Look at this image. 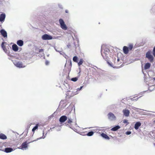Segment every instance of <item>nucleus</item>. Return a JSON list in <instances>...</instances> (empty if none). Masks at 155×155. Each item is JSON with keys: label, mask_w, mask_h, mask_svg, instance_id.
<instances>
[{"label": "nucleus", "mask_w": 155, "mask_h": 155, "mask_svg": "<svg viewBox=\"0 0 155 155\" xmlns=\"http://www.w3.org/2000/svg\"><path fill=\"white\" fill-rule=\"evenodd\" d=\"M94 133L93 131H91L88 133L87 134V135L88 136H91L93 135V134H94Z\"/></svg>", "instance_id": "a878e982"}, {"label": "nucleus", "mask_w": 155, "mask_h": 155, "mask_svg": "<svg viewBox=\"0 0 155 155\" xmlns=\"http://www.w3.org/2000/svg\"><path fill=\"white\" fill-rule=\"evenodd\" d=\"M74 123L75 125H77L76 122V121L75 122L73 121V120L71 118H68V120L67 122L65 123V124L66 126H68L70 128H71V123Z\"/></svg>", "instance_id": "423d86ee"}, {"label": "nucleus", "mask_w": 155, "mask_h": 155, "mask_svg": "<svg viewBox=\"0 0 155 155\" xmlns=\"http://www.w3.org/2000/svg\"><path fill=\"white\" fill-rule=\"evenodd\" d=\"M65 12H66V13H68V10H65Z\"/></svg>", "instance_id": "de8ad7c7"}, {"label": "nucleus", "mask_w": 155, "mask_h": 155, "mask_svg": "<svg viewBox=\"0 0 155 155\" xmlns=\"http://www.w3.org/2000/svg\"><path fill=\"white\" fill-rule=\"evenodd\" d=\"M133 46L132 45H130L129 46V48L131 50L133 48Z\"/></svg>", "instance_id": "a19ab883"}, {"label": "nucleus", "mask_w": 155, "mask_h": 155, "mask_svg": "<svg viewBox=\"0 0 155 155\" xmlns=\"http://www.w3.org/2000/svg\"><path fill=\"white\" fill-rule=\"evenodd\" d=\"M141 123L140 122H137L134 125V128L137 130L138 129L139 127L141 126Z\"/></svg>", "instance_id": "2eb2a0df"}, {"label": "nucleus", "mask_w": 155, "mask_h": 155, "mask_svg": "<svg viewBox=\"0 0 155 155\" xmlns=\"http://www.w3.org/2000/svg\"><path fill=\"white\" fill-rule=\"evenodd\" d=\"M80 72H79L78 74H80Z\"/></svg>", "instance_id": "6e6d98bb"}, {"label": "nucleus", "mask_w": 155, "mask_h": 155, "mask_svg": "<svg viewBox=\"0 0 155 155\" xmlns=\"http://www.w3.org/2000/svg\"><path fill=\"white\" fill-rule=\"evenodd\" d=\"M58 7H59V8H63L62 5L61 4H58Z\"/></svg>", "instance_id": "58836bf2"}, {"label": "nucleus", "mask_w": 155, "mask_h": 155, "mask_svg": "<svg viewBox=\"0 0 155 155\" xmlns=\"http://www.w3.org/2000/svg\"><path fill=\"white\" fill-rule=\"evenodd\" d=\"M131 132L130 131H127L126 132V134L127 135H130L131 134Z\"/></svg>", "instance_id": "c9c22d12"}, {"label": "nucleus", "mask_w": 155, "mask_h": 155, "mask_svg": "<svg viewBox=\"0 0 155 155\" xmlns=\"http://www.w3.org/2000/svg\"><path fill=\"white\" fill-rule=\"evenodd\" d=\"M101 52L103 58L106 61L108 60L110 51L107 46L104 45H102Z\"/></svg>", "instance_id": "f257e3e1"}, {"label": "nucleus", "mask_w": 155, "mask_h": 155, "mask_svg": "<svg viewBox=\"0 0 155 155\" xmlns=\"http://www.w3.org/2000/svg\"><path fill=\"white\" fill-rule=\"evenodd\" d=\"M123 50L124 53L125 54H127L128 52V48L126 46H124L123 48Z\"/></svg>", "instance_id": "aec40b11"}, {"label": "nucleus", "mask_w": 155, "mask_h": 155, "mask_svg": "<svg viewBox=\"0 0 155 155\" xmlns=\"http://www.w3.org/2000/svg\"><path fill=\"white\" fill-rule=\"evenodd\" d=\"M78 80V77H77L73 78H72L71 79V81H73L74 82H75V81H77Z\"/></svg>", "instance_id": "c85d7f7f"}, {"label": "nucleus", "mask_w": 155, "mask_h": 155, "mask_svg": "<svg viewBox=\"0 0 155 155\" xmlns=\"http://www.w3.org/2000/svg\"><path fill=\"white\" fill-rule=\"evenodd\" d=\"M13 151V149L11 147H6L5 148L4 151L6 153H10Z\"/></svg>", "instance_id": "a211bd4d"}, {"label": "nucleus", "mask_w": 155, "mask_h": 155, "mask_svg": "<svg viewBox=\"0 0 155 155\" xmlns=\"http://www.w3.org/2000/svg\"><path fill=\"white\" fill-rule=\"evenodd\" d=\"M132 108L134 110H135L136 109H137L136 108L134 107H132Z\"/></svg>", "instance_id": "a18cd8bd"}, {"label": "nucleus", "mask_w": 155, "mask_h": 155, "mask_svg": "<svg viewBox=\"0 0 155 155\" xmlns=\"http://www.w3.org/2000/svg\"><path fill=\"white\" fill-rule=\"evenodd\" d=\"M154 87H151L150 88V89H152V91L154 89Z\"/></svg>", "instance_id": "09e8293b"}, {"label": "nucleus", "mask_w": 155, "mask_h": 155, "mask_svg": "<svg viewBox=\"0 0 155 155\" xmlns=\"http://www.w3.org/2000/svg\"><path fill=\"white\" fill-rule=\"evenodd\" d=\"M122 112L123 114V115L125 117H128L129 116L130 112L129 110L127 109H124L123 110Z\"/></svg>", "instance_id": "9b49d317"}, {"label": "nucleus", "mask_w": 155, "mask_h": 155, "mask_svg": "<svg viewBox=\"0 0 155 155\" xmlns=\"http://www.w3.org/2000/svg\"><path fill=\"white\" fill-rule=\"evenodd\" d=\"M12 50L15 51H17L18 50V47L15 44H13L12 45Z\"/></svg>", "instance_id": "dca6fc26"}, {"label": "nucleus", "mask_w": 155, "mask_h": 155, "mask_svg": "<svg viewBox=\"0 0 155 155\" xmlns=\"http://www.w3.org/2000/svg\"><path fill=\"white\" fill-rule=\"evenodd\" d=\"M0 138L3 140L5 139H7V137L4 134L0 133Z\"/></svg>", "instance_id": "b1692460"}, {"label": "nucleus", "mask_w": 155, "mask_h": 155, "mask_svg": "<svg viewBox=\"0 0 155 155\" xmlns=\"http://www.w3.org/2000/svg\"><path fill=\"white\" fill-rule=\"evenodd\" d=\"M63 89L65 91H67L69 89V85L68 84L65 83V84L63 85Z\"/></svg>", "instance_id": "f3484780"}, {"label": "nucleus", "mask_w": 155, "mask_h": 155, "mask_svg": "<svg viewBox=\"0 0 155 155\" xmlns=\"http://www.w3.org/2000/svg\"><path fill=\"white\" fill-rule=\"evenodd\" d=\"M6 17V15L4 13H2L0 15V21L2 23L5 21V18Z\"/></svg>", "instance_id": "f8f14e48"}, {"label": "nucleus", "mask_w": 155, "mask_h": 155, "mask_svg": "<svg viewBox=\"0 0 155 155\" xmlns=\"http://www.w3.org/2000/svg\"><path fill=\"white\" fill-rule=\"evenodd\" d=\"M43 49H39V52H43Z\"/></svg>", "instance_id": "37998d69"}, {"label": "nucleus", "mask_w": 155, "mask_h": 155, "mask_svg": "<svg viewBox=\"0 0 155 155\" xmlns=\"http://www.w3.org/2000/svg\"><path fill=\"white\" fill-rule=\"evenodd\" d=\"M41 38L43 40H50L52 39V37L50 35L47 34H45L43 35L41 37Z\"/></svg>", "instance_id": "6e6552de"}, {"label": "nucleus", "mask_w": 155, "mask_h": 155, "mask_svg": "<svg viewBox=\"0 0 155 155\" xmlns=\"http://www.w3.org/2000/svg\"><path fill=\"white\" fill-rule=\"evenodd\" d=\"M59 52L60 53V54H61V55H63L64 53L63 52H62L60 51V52Z\"/></svg>", "instance_id": "c03bdc74"}, {"label": "nucleus", "mask_w": 155, "mask_h": 155, "mask_svg": "<svg viewBox=\"0 0 155 155\" xmlns=\"http://www.w3.org/2000/svg\"><path fill=\"white\" fill-rule=\"evenodd\" d=\"M83 87V86H82L80 88H77V89L74 90V91L75 92H76V93H77V94H78L79 93L78 91H80L82 89Z\"/></svg>", "instance_id": "393cba45"}, {"label": "nucleus", "mask_w": 155, "mask_h": 155, "mask_svg": "<svg viewBox=\"0 0 155 155\" xmlns=\"http://www.w3.org/2000/svg\"><path fill=\"white\" fill-rule=\"evenodd\" d=\"M23 44L24 42L23 41L21 40H18L17 42V44L20 47L23 46Z\"/></svg>", "instance_id": "6ab92c4d"}, {"label": "nucleus", "mask_w": 155, "mask_h": 155, "mask_svg": "<svg viewBox=\"0 0 155 155\" xmlns=\"http://www.w3.org/2000/svg\"><path fill=\"white\" fill-rule=\"evenodd\" d=\"M107 62V63H108V64H109L110 66L111 67H113V66H112V64H111V63H110L109 62H108V61Z\"/></svg>", "instance_id": "79ce46f5"}, {"label": "nucleus", "mask_w": 155, "mask_h": 155, "mask_svg": "<svg viewBox=\"0 0 155 155\" xmlns=\"http://www.w3.org/2000/svg\"><path fill=\"white\" fill-rule=\"evenodd\" d=\"M153 54L154 56L155 57V46L154 47L153 49Z\"/></svg>", "instance_id": "f704fd0d"}, {"label": "nucleus", "mask_w": 155, "mask_h": 155, "mask_svg": "<svg viewBox=\"0 0 155 155\" xmlns=\"http://www.w3.org/2000/svg\"><path fill=\"white\" fill-rule=\"evenodd\" d=\"M151 12L155 14V6L153 7L151 10Z\"/></svg>", "instance_id": "473e14b6"}, {"label": "nucleus", "mask_w": 155, "mask_h": 155, "mask_svg": "<svg viewBox=\"0 0 155 155\" xmlns=\"http://www.w3.org/2000/svg\"><path fill=\"white\" fill-rule=\"evenodd\" d=\"M119 61V59L118 58L117 59V61L118 62Z\"/></svg>", "instance_id": "8fccbe9b"}, {"label": "nucleus", "mask_w": 155, "mask_h": 155, "mask_svg": "<svg viewBox=\"0 0 155 155\" xmlns=\"http://www.w3.org/2000/svg\"><path fill=\"white\" fill-rule=\"evenodd\" d=\"M57 131H59L60 130V129L59 128L57 130Z\"/></svg>", "instance_id": "3c124183"}, {"label": "nucleus", "mask_w": 155, "mask_h": 155, "mask_svg": "<svg viewBox=\"0 0 155 155\" xmlns=\"http://www.w3.org/2000/svg\"><path fill=\"white\" fill-rule=\"evenodd\" d=\"M59 22L60 25V27L62 29L64 30H66L68 28L62 19H60L59 20Z\"/></svg>", "instance_id": "20e7f679"}, {"label": "nucleus", "mask_w": 155, "mask_h": 155, "mask_svg": "<svg viewBox=\"0 0 155 155\" xmlns=\"http://www.w3.org/2000/svg\"><path fill=\"white\" fill-rule=\"evenodd\" d=\"M120 128V126H119V125H117L113 127L111 129V130L113 131H116Z\"/></svg>", "instance_id": "5701e85b"}, {"label": "nucleus", "mask_w": 155, "mask_h": 155, "mask_svg": "<svg viewBox=\"0 0 155 155\" xmlns=\"http://www.w3.org/2000/svg\"><path fill=\"white\" fill-rule=\"evenodd\" d=\"M78 57L76 56H75L73 58V60L74 62L78 63Z\"/></svg>", "instance_id": "cd10ccee"}, {"label": "nucleus", "mask_w": 155, "mask_h": 155, "mask_svg": "<svg viewBox=\"0 0 155 155\" xmlns=\"http://www.w3.org/2000/svg\"><path fill=\"white\" fill-rule=\"evenodd\" d=\"M123 123L126 124V125H128L129 124V122H128V120L126 119H124L123 120Z\"/></svg>", "instance_id": "c756f323"}, {"label": "nucleus", "mask_w": 155, "mask_h": 155, "mask_svg": "<svg viewBox=\"0 0 155 155\" xmlns=\"http://www.w3.org/2000/svg\"><path fill=\"white\" fill-rule=\"evenodd\" d=\"M67 46H68V48H69L70 45H68Z\"/></svg>", "instance_id": "603ef678"}, {"label": "nucleus", "mask_w": 155, "mask_h": 155, "mask_svg": "<svg viewBox=\"0 0 155 155\" xmlns=\"http://www.w3.org/2000/svg\"><path fill=\"white\" fill-rule=\"evenodd\" d=\"M83 60L82 59H81L79 61L78 63V65L79 66H80L82 64L83 62Z\"/></svg>", "instance_id": "bb28decb"}, {"label": "nucleus", "mask_w": 155, "mask_h": 155, "mask_svg": "<svg viewBox=\"0 0 155 155\" xmlns=\"http://www.w3.org/2000/svg\"><path fill=\"white\" fill-rule=\"evenodd\" d=\"M43 135H44V132H43Z\"/></svg>", "instance_id": "5fc2aeb1"}, {"label": "nucleus", "mask_w": 155, "mask_h": 155, "mask_svg": "<svg viewBox=\"0 0 155 155\" xmlns=\"http://www.w3.org/2000/svg\"><path fill=\"white\" fill-rule=\"evenodd\" d=\"M143 114L147 116H153V114L148 113H144Z\"/></svg>", "instance_id": "7c9ffc66"}, {"label": "nucleus", "mask_w": 155, "mask_h": 155, "mask_svg": "<svg viewBox=\"0 0 155 155\" xmlns=\"http://www.w3.org/2000/svg\"><path fill=\"white\" fill-rule=\"evenodd\" d=\"M153 122H154V123H155V120H154V121H153Z\"/></svg>", "instance_id": "864d4df0"}, {"label": "nucleus", "mask_w": 155, "mask_h": 155, "mask_svg": "<svg viewBox=\"0 0 155 155\" xmlns=\"http://www.w3.org/2000/svg\"><path fill=\"white\" fill-rule=\"evenodd\" d=\"M6 43L5 42H2V45H1V46H2V48H3L5 47V46H4V44Z\"/></svg>", "instance_id": "72a5a7b5"}, {"label": "nucleus", "mask_w": 155, "mask_h": 155, "mask_svg": "<svg viewBox=\"0 0 155 155\" xmlns=\"http://www.w3.org/2000/svg\"><path fill=\"white\" fill-rule=\"evenodd\" d=\"M150 66V64L149 63H147L145 64L144 66V69L145 70H146L149 69Z\"/></svg>", "instance_id": "4be33fe9"}, {"label": "nucleus", "mask_w": 155, "mask_h": 155, "mask_svg": "<svg viewBox=\"0 0 155 155\" xmlns=\"http://www.w3.org/2000/svg\"><path fill=\"white\" fill-rule=\"evenodd\" d=\"M38 125L37 124L32 129V131L33 132H34V131L38 129Z\"/></svg>", "instance_id": "2f4dec72"}, {"label": "nucleus", "mask_w": 155, "mask_h": 155, "mask_svg": "<svg viewBox=\"0 0 155 155\" xmlns=\"http://www.w3.org/2000/svg\"><path fill=\"white\" fill-rule=\"evenodd\" d=\"M45 137V136L44 137H43V136L42 137H40L39 138H37L35 140L31 141L30 142L28 143L26 141L25 142L23 143H22L21 145L18 147V148L23 150H27L28 149V144H29L30 143H32L34 141H36L38 140L41 139V138L44 139Z\"/></svg>", "instance_id": "f03ea898"}, {"label": "nucleus", "mask_w": 155, "mask_h": 155, "mask_svg": "<svg viewBox=\"0 0 155 155\" xmlns=\"http://www.w3.org/2000/svg\"><path fill=\"white\" fill-rule=\"evenodd\" d=\"M54 49L56 51L58 52H60V51L59 50H58L56 48H55Z\"/></svg>", "instance_id": "49530a36"}, {"label": "nucleus", "mask_w": 155, "mask_h": 155, "mask_svg": "<svg viewBox=\"0 0 155 155\" xmlns=\"http://www.w3.org/2000/svg\"><path fill=\"white\" fill-rule=\"evenodd\" d=\"M148 81V85L149 86L148 89L149 90L152 91V89H151L150 88L154 87L155 85V78L150 77L149 78ZM147 84H148L147 83Z\"/></svg>", "instance_id": "7ed1b4c3"}, {"label": "nucleus", "mask_w": 155, "mask_h": 155, "mask_svg": "<svg viewBox=\"0 0 155 155\" xmlns=\"http://www.w3.org/2000/svg\"><path fill=\"white\" fill-rule=\"evenodd\" d=\"M3 50H4V51L5 52H7V49L5 48H5H2Z\"/></svg>", "instance_id": "ea45409f"}, {"label": "nucleus", "mask_w": 155, "mask_h": 155, "mask_svg": "<svg viewBox=\"0 0 155 155\" xmlns=\"http://www.w3.org/2000/svg\"><path fill=\"white\" fill-rule=\"evenodd\" d=\"M75 92L74 91H68L66 94V96L68 97H72L74 96L77 94V93Z\"/></svg>", "instance_id": "0eeeda50"}, {"label": "nucleus", "mask_w": 155, "mask_h": 155, "mask_svg": "<svg viewBox=\"0 0 155 155\" xmlns=\"http://www.w3.org/2000/svg\"><path fill=\"white\" fill-rule=\"evenodd\" d=\"M146 57L148 58L150 61H152L153 60V58L151 54V52L150 51H148L146 53Z\"/></svg>", "instance_id": "9d476101"}, {"label": "nucleus", "mask_w": 155, "mask_h": 155, "mask_svg": "<svg viewBox=\"0 0 155 155\" xmlns=\"http://www.w3.org/2000/svg\"><path fill=\"white\" fill-rule=\"evenodd\" d=\"M14 65L17 67L19 68H23L25 67V66H24L21 62L16 61L14 62Z\"/></svg>", "instance_id": "1a4fd4ad"}, {"label": "nucleus", "mask_w": 155, "mask_h": 155, "mask_svg": "<svg viewBox=\"0 0 155 155\" xmlns=\"http://www.w3.org/2000/svg\"><path fill=\"white\" fill-rule=\"evenodd\" d=\"M108 119L111 121H114L116 120V117L115 115L111 112H109L107 115Z\"/></svg>", "instance_id": "39448f33"}, {"label": "nucleus", "mask_w": 155, "mask_h": 155, "mask_svg": "<svg viewBox=\"0 0 155 155\" xmlns=\"http://www.w3.org/2000/svg\"><path fill=\"white\" fill-rule=\"evenodd\" d=\"M49 62L48 61H46L45 62V64L46 65H48L49 64Z\"/></svg>", "instance_id": "e433bc0d"}, {"label": "nucleus", "mask_w": 155, "mask_h": 155, "mask_svg": "<svg viewBox=\"0 0 155 155\" xmlns=\"http://www.w3.org/2000/svg\"><path fill=\"white\" fill-rule=\"evenodd\" d=\"M0 33L1 35L4 37H7V32L4 29L1 30Z\"/></svg>", "instance_id": "4468645a"}, {"label": "nucleus", "mask_w": 155, "mask_h": 155, "mask_svg": "<svg viewBox=\"0 0 155 155\" xmlns=\"http://www.w3.org/2000/svg\"><path fill=\"white\" fill-rule=\"evenodd\" d=\"M67 117L63 115L61 116L59 119V121L61 123H62L67 120Z\"/></svg>", "instance_id": "ddd939ff"}, {"label": "nucleus", "mask_w": 155, "mask_h": 155, "mask_svg": "<svg viewBox=\"0 0 155 155\" xmlns=\"http://www.w3.org/2000/svg\"><path fill=\"white\" fill-rule=\"evenodd\" d=\"M140 97H139L138 98H137L136 99H134V98H135V97H134L133 98H132L131 99L132 100V101H134V100H135L136 101H137L138 99Z\"/></svg>", "instance_id": "4c0bfd02"}, {"label": "nucleus", "mask_w": 155, "mask_h": 155, "mask_svg": "<svg viewBox=\"0 0 155 155\" xmlns=\"http://www.w3.org/2000/svg\"><path fill=\"white\" fill-rule=\"evenodd\" d=\"M101 136L102 137L108 140L110 139V138L109 137L107 134L104 133H102L101 134Z\"/></svg>", "instance_id": "412c9836"}]
</instances>
